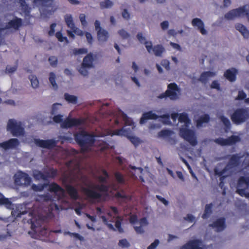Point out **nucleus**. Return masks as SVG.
<instances>
[{
    "label": "nucleus",
    "instance_id": "nucleus-41",
    "mask_svg": "<svg viewBox=\"0 0 249 249\" xmlns=\"http://www.w3.org/2000/svg\"><path fill=\"white\" fill-rule=\"evenodd\" d=\"M221 122L225 125V129L227 130L230 129L231 127V122L228 118L224 116V115H221L219 117Z\"/></svg>",
    "mask_w": 249,
    "mask_h": 249
},
{
    "label": "nucleus",
    "instance_id": "nucleus-55",
    "mask_svg": "<svg viewBox=\"0 0 249 249\" xmlns=\"http://www.w3.org/2000/svg\"><path fill=\"white\" fill-rule=\"evenodd\" d=\"M125 130L124 128L115 129L113 131V134L117 136H123L124 135Z\"/></svg>",
    "mask_w": 249,
    "mask_h": 249
},
{
    "label": "nucleus",
    "instance_id": "nucleus-57",
    "mask_svg": "<svg viewBox=\"0 0 249 249\" xmlns=\"http://www.w3.org/2000/svg\"><path fill=\"white\" fill-rule=\"evenodd\" d=\"M79 19L81 22L82 25L86 26L87 24V22L86 20V16L84 14H81L79 15Z\"/></svg>",
    "mask_w": 249,
    "mask_h": 249
},
{
    "label": "nucleus",
    "instance_id": "nucleus-54",
    "mask_svg": "<svg viewBox=\"0 0 249 249\" xmlns=\"http://www.w3.org/2000/svg\"><path fill=\"white\" fill-rule=\"evenodd\" d=\"M118 245H119V246H120L123 248H125V247L127 248V247H129L130 246L129 243L127 241V240L125 239H123L120 240L119 242Z\"/></svg>",
    "mask_w": 249,
    "mask_h": 249
},
{
    "label": "nucleus",
    "instance_id": "nucleus-50",
    "mask_svg": "<svg viewBox=\"0 0 249 249\" xmlns=\"http://www.w3.org/2000/svg\"><path fill=\"white\" fill-rule=\"evenodd\" d=\"M128 139L135 146H137L138 145L140 142L141 141L139 138L136 137L135 136H130L128 137Z\"/></svg>",
    "mask_w": 249,
    "mask_h": 249
},
{
    "label": "nucleus",
    "instance_id": "nucleus-30",
    "mask_svg": "<svg viewBox=\"0 0 249 249\" xmlns=\"http://www.w3.org/2000/svg\"><path fill=\"white\" fill-rule=\"evenodd\" d=\"M237 186L238 187L248 188L249 187V177H240L237 182Z\"/></svg>",
    "mask_w": 249,
    "mask_h": 249
},
{
    "label": "nucleus",
    "instance_id": "nucleus-36",
    "mask_svg": "<svg viewBox=\"0 0 249 249\" xmlns=\"http://www.w3.org/2000/svg\"><path fill=\"white\" fill-rule=\"evenodd\" d=\"M100 7L102 9L111 8L114 5V3L111 0H104L100 2Z\"/></svg>",
    "mask_w": 249,
    "mask_h": 249
},
{
    "label": "nucleus",
    "instance_id": "nucleus-60",
    "mask_svg": "<svg viewBox=\"0 0 249 249\" xmlns=\"http://www.w3.org/2000/svg\"><path fill=\"white\" fill-rule=\"evenodd\" d=\"M122 223L120 220H117L115 223V226L120 232H123L124 230L122 228Z\"/></svg>",
    "mask_w": 249,
    "mask_h": 249
},
{
    "label": "nucleus",
    "instance_id": "nucleus-59",
    "mask_svg": "<svg viewBox=\"0 0 249 249\" xmlns=\"http://www.w3.org/2000/svg\"><path fill=\"white\" fill-rule=\"evenodd\" d=\"M170 62L168 60L163 59L161 61V65L164 67L167 70H170Z\"/></svg>",
    "mask_w": 249,
    "mask_h": 249
},
{
    "label": "nucleus",
    "instance_id": "nucleus-4",
    "mask_svg": "<svg viewBox=\"0 0 249 249\" xmlns=\"http://www.w3.org/2000/svg\"><path fill=\"white\" fill-rule=\"evenodd\" d=\"M7 130L9 131L13 136L18 137L24 135V128L20 121H17L13 119L8 120L7 124Z\"/></svg>",
    "mask_w": 249,
    "mask_h": 249
},
{
    "label": "nucleus",
    "instance_id": "nucleus-32",
    "mask_svg": "<svg viewBox=\"0 0 249 249\" xmlns=\"http://www.w3.org/2000/svg\"><path fill=\"white\" fill-rule=\"evenodd\" d=\"M213 204H206L205 207L204 212L202 216L203 219L208 218L212 213Z\"/></svg>",
    "mask_w": 249,
    "mask_h": 249
},
{
    "label": "nucleus",
    "instance_id": "nucleus-2",
    "mask_svg": "<svg viewBox=\"0 0 249 249\" xmlns=\"http://www.w3.org/2000/svg\"><path fill=\"white\" fill-rule=\"evenodd\" d=\"M108 189L107 185L102 184L101 185L89 186V187H83L82 190L87 198L93 202L100 199L102 197L101 193H107Z\"/></svg>",
    "mask_w": 249,
    "mask_h": 249
},
{
    "label": "nucleus",
    "instance_id": "nucleus-43",
    "mask_svg": "<svg viewBox=\"0 0 249 249\" xmlns=\"http://www.w3.org/2000/svg\"><path fill=\"white\" fill-rule=\"evenodd\" d=\"M64 98L69 103L74 104L77 103V97L74 95L65 93L64 94Z\"/></svg>",
    "mask_w": 249,
    "mask_h": 249
},
{
    "label": "nucleus",
    "instance_id": "nucleus-31",
    "mask_svg": "<svg viewBox=\"0 0 249 249\" xmlns=\"http://www.w3.org/2000/svg\"><path fill=\"white\" fill-rule=\"evenodd\" d=\"M34 3L36 6L49 7L53 4V0H34Z\"/></svg>",
    "mask_w": 249,
    "mask_h": 249
},
{
    "label": "nucleus",
    "instance_id": "nucleus-56",
    "mask_svg": "<svg viewBox=\"0 0 249 249\" xmlns=\"http://www.w3.org/2000/svg\"><path fill=\"white\" fill-rule=\"evenodd\" d=\"M63 117L62 115L58 114L55 115L53 117V121L56 123H60L61 124L64 121H63Z\"/></svg>",
    "mask_w": 249,
    "mask_h": 249
},
{
    "label": "nucleus",
    "instance_id": "nucleus-51",
    "mask_svg": "<svg viewBox=\"0 0 249 249\" xmlns=\"http://www.w3.org/2000/svg\"><path fill=\"white\" fill-rule=\"evenodd\" d=\"M41 198L45 201H53V196L49 193L43 195L41 196Z\"/></svg>",
    "mask_w": 249,
    "mask_h": 249
},
{
    "label": "nucleus",
    "instance_id": "nucleus-6",
    "mask_svg": "<svg viewBox=\"0 0 249 249\" xmlns=\"http://www.w3.org/2000/svg\"><path fill=\"white\" fill-rule=\"evenodd\" d=\"M180 94V89L176 84L173 83L168 85V89L165 92L160 94L158 98L162 99L168 97L172 100H176L179 99Z\"/></svg>",
    "mask_w": 249,
    "mask_h": 249
},
{
    "label": "nucleus",
    "instance_id": "nucleus-20",
    "mask_svg": "<svg viewBox=\"0 0 249 249\" xmlns=\"http://www.w3.org/2000/svg\"><path fill=\"white\" fill-rule=\"evenodd\" d=\"M201 243L199 239L190 240L182 246L180 249H203L200 247Z\"/></svg>",
    "mask_w": 249,
    "mask_h": 249
},
{
    "label": "nucleus",
    "instance_id": "nucleus-3",
    "mask_svg": "<svg viewBox=\"0 0 249 249\" xmlns=\"http://www.w3.org/2000/svg\"><path fill=\"white\" fill-rule=\"evenodd\" d=\"M68 168L67 172L64 173L62 176L63 184L67 183L71 184L75 181V175L74 170L79 169V165L73 160H70L66 163Z\"/></svg>",
    "mask_w": 249,
    "mask_h": 249
},
{
    "label": "nucleus",
    "instance_id": "nucleus-29",
    "mask_svg": "<svg viewBox=\"0 0 249 249\" xmlns=\"http://www.w3.org/2000/svg\"><path fill=\"white\" fill-rule=\"evenodd\" d=\"M236 73V70L234 68H231L226 71L224 73V76L229 81L232 82L235 80Z\"/></svg>",
    "mask_w": 249,
    "mask_h": 249
},
{
    "label": "nucleus",
    "instance_id": "nucleus-8",
    "mask_svg": "<svg viewBox=\"0 0 249 249\" xmlns=\"http://www.w3.org/2000/svg\"><path fill=\"white\" fill-rule=\"evenodd\" d=\"M58 171L53 167L50 168L48 171L42 172L39 170H35L33 173L34 178L36 180L42 179L44 181L48 180L49 178H53L57 175Z\"/></svg>",
    "mask_w": 249,
    "mask_h": 249
},
{
    "label": "nucleus",
    "instance_id": "nucleus-25",
    "mask_svg": "<svg viewBox=\"0 0 249 249\" xmlns=\"http://www.w3.org/2000/svg\"><path fill=\"white\" fill-rule=\"evenodd\" d=\"M215 75V73L211 71H206L203 72L198 81H200L204 84H206L207 82L209 80L210 78L213 77Z\"/></svg>",
    "mask_w": 249,
    "mask_h": 249
},
{
    "label": "nucleus",
    "instance_id": "nucleus-37",
    "mask_svg": "<svg viewBox=\"0 0 249 249\" xmlns=\"http://www.w3.org/2000/svg\"><path fill=\"white\" fill-rule=\"evenodd\" d=\"M29 79L30 81L32 87L36 89L39 87V81L37 77L35 75H30L29 76Z\"/></svg>",
    "mask_w": 249,
    "mask_h": 249
},
{
    "label": "nucleus",
    "instance_id": "nucleus-27",
    "mask_svg": "<svg viewBox=\"0 0 249 249\" xmlns=\"http://www.w3.org/2000/svg\"><path fill=\"white\" fill-rule=\"evenodd\" d=\"M21 19L16 18L9 21L6 25L5 29H13L16 30L21 25Z\"/></svg>",
    "mask_w": 249,
    "mask_h": 249
},
{
    "label": "nucleus",
    "instance_id": "nucleus-22",
    "mask_svg": "<svg viewBox=\"0 0 249 249\" xmlns=\"http://www.w3.org/2000/svg\"><path fill=\"white\" fill-rule=\"evenodd\" d=\"M93 61L94 58L93 54L92 53H89L84 58L81 64L85 66L87 68L92 69L94 67Z\"/></svg>",
    "mask_w": 249,
    "mask_h": 249
},
{
    "label": "nucleus",
    "instance_id": "nucleus-45",
    "mask_svg": "<svg viewBox=\"0 0 249 249\" xmlns=\"http://www.w3.org/2000/svg\"><path fill=\"white\" fill-rule=\"evenodd\" d=\"M114 176L118 183L121 184L125 183V179L124 176L121 173L119 172H117L115 173Z\"/></svg>",
    "mask_w": 249,
    "mask_h": 249
},
{
    "label": "nucleus",
    "instance_id": "nucleus-39",
    "mask_svg": "<svg viewBox=\"0 0 249 249\" xmlns=\"http://www.w3.org/2000/svg\"><path fill=\"white\" fill-rule=\"evenodd\" d=\"M90 69L89 68L86 67L83 64H81L80 66L77 68V70L80 73L81 75L84 77H87L89 74V70Z\"/></svg>",
    "mask_w": 249,
    "mask_h": 249
},
{
    "label": "nucleus",
    "instance_id": "nucleus-46",
    "mask_svg": "<svg viewBox=\"0 0 249 249\" xmlns=\"http://www.w3.org/2000/svg\"><path fill=\"white\" fill-rule=\"evenodd\" d=\"M2 197L0 198V205H4L7 208H9L11 205L12 202L8 198L5 197L2 194H1Z\"/></svg>",
    "mask_w": 249,
    "mask_h": 249
},
{
    "label": "nucleus",
    "instance_id": "nucleus-11",
    "mask_svg": "<svg viewBox=\"0 0 249 249\" xmlns=\"http://www.w3.org/2000/svg\"><path fill=\"white\" fill-rule=\"evenodd\" d=\"M86 122L84 118H75L68 117L61 124L62 128H70L84 124Z\"/></svg>",
    "mask_w": 249,
    "mask_h": 249
},
{
    "label": "nucleus",
    "instance_id": "nucleus-15",
    "mask_svg": "<svg viewBox=\"0 0 249 249\" xmlns=\"http://www.w3.org/2000/svg\"><path fill=\"white\" fill-rule=\"evenodd\" d=\"M35 144L41 148L52 149L55 147L57 144V141L54 139L40 140L35 139Z\"/></svg>",
    "mask_w": 249,
    "mask_h": 249
},
{
    "label": "nucleus",
    "instance_id": "nucleus-24",
    "mask_svg": "<svg viewBox=\"0 0 249 249\" xmlns=\"http://www.w3.org/2000/svg\"><path fill=\"white\" fill-rule=\"evenodd\" d=\"M97 37L100 42H105L109 37V33L105 29H100L97 31Z\"/></svg>",
    "mask_w": 249,
    "mask_h": 249
},
{
    "label": "nucleus",
    "instance_id": "nucleus-12",
    "mask_svg": "<svg viewBox=\"0 0 249 249\" xmlns=\"http://www.w3.org/2000/svg\"><path fill=\"white\" fill-rule=\"evenodd\" d=\"M145 48L149 53L153 54L157 57H162V54L165 52L162 45L158 44L153 46L151 42H145Z\"/></svg>",
    "mask_w": 249,
    "mask_h": 249
},
{
    "label": "nucleus",
    "instance_id": "nucleus-26",
    "mask_svg": "<svg viewBox=\"0 0 249 249\" xmlns=\"http://www.w3.org/2000/svg\"><path fill=\"white\" fill-rule=\"evenodd\" d=\"M46 184L49 187L48 191L50 192L56 193L59 192H63L64 191V189L55 182L46 183Z\"/></svg>",
    "mask_w": 249,
    "mask_h": 249
},
{
    "label": "nucleus",
    "instance_id": "nucleus-23",
    "mask_svg": "<svg viewBox=\"0 0 249 249\" xmlns=\"http://www.w3.org/2000/svg\"><path fill=\"white\" fill-rule=\"evenodd\" d=\"M214 173L215 176H218L220 177V181L224 182V180L227 177L232 176L233 174H230V172L228 170L224 171V168L219 170L217 168L214 169Z\"/></svg>",
    "mask_w": 249,
    "mask_h": 249
},
{
    "label": "nucleus",
    "instance_id": "nucleus-61",
    "mask_svg": "<svg viewBox=\"0 0 249 249\" xmlns=\"http://www.w3.org/2000/svg\"><path fill=\"white\" fill-rule=\"evenodd\" d=\"M159 243V240L158 239H156L154 242L151 243V245L147 247V249H155Z\"/></svg>",
    "mask_w": 249,
    "mask_h": 249
},
{
    "label": "nucleus",
    "instance_id": "nucleus-18",
    "mask_svg": "<svg viewBox=\"0 0 249 249\" xmlns=\"http://www.w3.org/2000/svg\"><path fill=\"white\" fill-rule=\"evenodd\" d=\"M31 181V178L29 175L23 172L19 173L15 178V182L16 183L23 184L25 186L30 185Z\"/></svg>",
    "mask_w": 249,
    "mask_h": 249
},
{
    "label": "nucleus",
    "instance_id": "nucleus-5",
    "mask_svg": "<svg viewBox=\"0 0 249 249\" xmlns=\"http://www.w3.org/2000/svg\"><path fill=\"white\" fill-rule=\"evenodd\" d=\"M244 157V155H241L240 154H234L231 155H227L226 158H229V161L224 168V171L228 170L230 174H233L235 168L238 167L240 164V160Z\"/></svg>",
    "mask_w": 249,
    "mask_h": 249
},
{
    "label": "nucleus",
    "instance_id": "nucleus-9",
    "mask_svg": "<svg viewBox=\"0 0 249 249\" xmlns=\"http://www.w3.org/2000/svg\"><path fill=\"white\" fill-rule=\"evenodd\" d=\"M234 110L231 116V120L234 124H239L246 122L249 118V110Z\"/></svg>",
    "mask_w": 249,
    "mask_h": 249
},
{
    "label": "nucleus",
    "instance_id": "nucleus-58",
    "mask_svg": "<svg viewBox=\"0 0 249 249\" xmlns=\"http://www.w3.org/2000/svg\"><path fill=\"white\" fill-rule=\"evenodd\" d=\"M87 52H88L87 49H85V48L76 49V50H74L73 51V53L75 54L86 53Z\"/></svg>",
    "mask_w": 249,
    "mask_h": 249
},
{
    "label": "nucleus",
    "instance_id": "nucleus-33",
    "mask_svg": "<svg viewBox=\"0 0 249 249\" xmlns=\"http://www.w3.org/2000/svg\"><path fill=\"white\" fill-rule=\"evenodd\" d=\"M235 28L245 37L247 38L249 37V32L244 25L241 24H237L235 25Z\"/></svg>",
    "mask_w": 249,
    "mask_h": 249
},
{
    "label": "nucleus",
    "instance_id": "nucleus-34",
    "mask_svg": "<svg viewBox=\"0 0 249 249\" xmlns=\"http://www.w3.org/2000/svg\"><path fill=\"white\" fill-rule=\"evenodd\" d=\"M65 22L67 25L70 29H74L75 25L73 21V18L71 15H66L64 17Z\"/></svg>",
    "mask_w": 249,
    "mask_h": 249
},
{
    "label": "nucleus",
    "instance_id": "nucleus-42",
    "mask_svg": "<svg viewBox=\"0 0 249 249\" xmlns=\"http://www.w3.org/2000/svg\"><path fill=\"white\" fill-rule=\"evenodd\" d=\"M173 131L169 129H162L158 134L159 138H166L171 136Z\"/></svg>",
    "mask_w": 249,
    "mask_h": 249
},
{
    "label": "nucleus",
    "instance_id": "nucleus-49",
    "mask_svg": "<svg viewBox=\"0 0 249 249\" xmlns=\"http://www.w3.org/2000/svg\"><path fill=\"white\" fill-rule=\"evenodd\" d=\"M48 61L52 67H56L58 63V59L56 56H51L49 58Z\"/></svg>",
    "mask_w": 249,
    "mask_h": 249
},
{
    "label": "nucleus",
    "instance_id": "nucleus-52",
    "mask_svg": "<svg viewBox=\"0 0 249 249\" xmlns=\"http://www.w3.org/2000/svg\"><path fill=\"white\" fill-rule=\"evenodd\" d=\"M17 68L16 66H7L6 68L5 73L7 74H11L16 71Z\"/></svg>",
    "mask_w": 249,
    "mask_h": 249
},
{
    "label": "nucleus",
    "instance_id": "nucleus-21",
    "mask_svg": "<svg viewBox=\"0 0 249 249\" xmlns=\"http://www.w3.org/2000/svg\"><path fill=\"white\" fill-rule=\"evenodd\" d=\"M65 187L67 193L71 199L75 200L78 199V192L75 187L71 184H66Z\"/></svg>",
    "mask_w": 249,
    "mask_h": 249
},
{
    "label": "nucleus",
    "instance_id": "nucleus-28",
    "mask_svg": "<svg viewBox=\"0 0 249 249\" xmlns=\"http://www.w3.org/2000/svg\"><path fill=\"white\" fill-rule=\"evenodd\" d=\"M210 120V117L208 114L203 115L196 120V126L199 128L203 126V125L205 123H208Z\"/></svg>",
    "mask_w": 249,
    "mask_h": 249
},
{
    "label": "nucleus",
    "instance_id": "nucleus-1",
    "mask_svg": "<svg viewBox=\"0 0 249 249\" xmlns=\"http://www.w3.org/2000/svg\"><path fill=\"white\" fill-rule=\"evenodd\" d=\"M73 137L76 142L80 147L82 152H87L95 142L94 135L85 130L76 132L74 134Z\"/></svg>",
    "mask_w": 249,
    "mask_h": 249
},
{
    "label": "nucleus",
    "instance_id": "nucleus-62",
    "mask_svg": "<svg viewBox=\"0 0 249 249\" xmlns=\"http://www.w3.org/2000/svg\"><path fill=\"white\" fill-rule=\"evenodd\" d=\"M246 94L243 91H239L238 95L236 98V99L242 100L246 98Z\"/></svg>",
    "mask_w": 249,
    "mask_h": 249
},
{
    "label": "nucleus",
    "instance_id": "nucleus-10",
    "mask_svg": "<svg viewBox=\"0 0 249 249\" xmlns=\"http://www.w3.org/2000/svg\"><path fill=\"white\" fill-rule=\"evenodd\" d=\"M179 133L181 137L187 141L192 146H196L197 141L193 130L186 128L180 129Z\"/></svg>",
    "mask_w": 249,
    "mask_h": 249
},
{
    "label": "nucleus",
    "instance_id": "nucleus-44",
    "mask_svg": "<svg viewBox=\"0 0 249 249\" xmlns=\"http://www.w3.org/2000/svg\"><path fill=\"white\" fill-rule=\"evenodd\" d=\"M247 188H246L245 187H238L237 186L236 192L241 196H245L247 198H249V192H246V189Z\"/></svg>",
    "mask_w": 249,
    "mask_h": 249
},
{
    "label": "nucleus",
    "instance_id": "nucleus-35",
    "mask_svg": "<svg viewBox=\"0 0 249 249\" xmlns=\"http://www.w3.org/2000/svg\"><path fill=\"white\" fill-rule=\"evenodd\" d=\"M56 75L53 72H51L49 73V80L51 83L52 88L53 89L56 90L58 89V85L55 82Z\"/></svg>",
    "mask_w": 249,
    "mask_h": 249
},
{
    "label": "nucleus",
    "instance_id": "nucleus-17",
    "mask_svg": "<svg viewBox=\"0 0 249 249\" xmlns=\"http://www.w3.org/2000/svg\"><path fill=\"white\" fill-rule=\"evenodd\" d=\"M19 141L16 138H11L0 143V147L4 150L14 149L19 145Z\"/></svg>",
    "mask_w": 249,
    "mask_h": 249
},
{
    "label": "nucleus",
    "instance_id": "nucleus-13",
    "mask_svg": "<svg viewBox=\"0 0 249 249\" xmlns=\"http://www.w3.org/2000/svg\"><path fill=\"white\" fill-rule=\"evenodd\" d=\"M241 141V138L239 136L231 135L227 139L223 138H218L214 140V142L221 146L232 145L236 144Z\"/></svg>",
    "mask_w": 249,
    "mask_h": 249
},
{
    "label": "nucleus",
    "instance_id": "nucleus-64",
    "mask_svg": "<svg viewBox=\"0 0 249 249\" xmlns=\"http://www.w3.org/2000/svg\"><path fill=\"white\" fill-rule=\"evenodd\" d=\"M134 228L136 231V232L138 234H142L144 233V231L142 228V226H134Z\"/></svg>",
    "mask_w": 249,
    "mask_h": 249
},
{
    "label": "nucleus",
    "instance_id": "nucleus-38",
    "mask_svg": "<svg viewBox=\"0 0 249 249\" xmlns=\"http://www.w3.org/2000/svg\"><path fill=\"white\" fill-rule=\"evenodd\" d=\"M117 33L122 39H128L131 36L130 34L124 29H121L119 30Z\"/></svg>",
    "mask_w": 249,
    "mask_h": 249
},
{
    "label": "nucleus",
    "instance_id": "nucleus-16",
    "mask_svg": "<svg viewBox=\"0 0 249 249\" xmlns=\"http://www.w3.org/2000/svg\"><path fill=\"white\" fill-rule=\"evenodd\" d=\"M209 226L214 229L217 232L222 231L226 227V219L224 217L219 218L213 222V223L210 224Z\"/></svg>",
    "mask_w": 249,
    "mask_h": 249
},
{
    "label": "nucleus",
    "instance_id": "nucleus-48",
    "mask_svg": "<svg viewBox=\"0 0 249 249\" xmlns=\"http://www.w3.org/2000/svg\"><path fill=\"white\" fill-rule=\"evenodd\" d=\"M178 121L180 123H184L185 124L189 123L190 120L188 115L186 113H181L179 115Z\"/></svg>",
    "mask_w": 249,
    "mask_h": 249
},
{
    "label": "nucleus",
    "instance_id": "nucleus-40",
    "mask_svg": "<svg viewBox=\"0 0 249 249\" xmlns=\"http://www.w3.org/2000/svg\"><path fill=\"white\" fill-rule=\"evenodd\" d=\"M20 6L21 10L24 12L25 15H28L30 13L31 8L26 4L24 0H19Z\"/></svg>",
    "mask_w": 249,
    "mask_h": 249
},
{
    "label": "nucleus",
    "instance_id": "nucleus-14",
    "mask_svg": "<svg viewBox=\"0 0 249 249\" xmlns=\"http://www.w3.org/2000/svg\"><path fill=\"white\" fill-rule=\"evenodd\" d=\"M248 6H242L230 10L224 15V18L228 20H233L235 18L243 17V14L246 11L245 8Z\"/></svg>",
    "mask_w": 249,
    "mask_h": 249
},
{
    "label": "nucleus",
    "instance_id": "nucleus-47",
    "mask_svg": "<svg viewBox=\"0 0 249 249\" xmlns=\"http://www.w3.org/2000/svg\"><path fill=\"white\" fill-rule=\"evenodd\" d=\"M46 187H47V184L46 183L39 185L33 184L32 186V188L35 191L41 192Z\"/></svg>",
    "mask_w": 249,
    "mask_h": 249
},
{
    "label": "nucleus",
    "instance_id": "nucleus-7",
    "mask_svg": "<svg viewBox=\"0 0 249 249\" xmlns=\"http://www.w3.org/2000/svg\"><path fill=\"white\" fill-rule=\"evenodd\" d=\"M160 119V121H161L164 124H168L170 123V115L168 114H164L161 116H158L156 114L153 113L152 110L143 113L140 119V123L143 124L145 123L148 120H156Z\"/></svg>",
    "mask_w": 249,
    "mask_h": 249
},
{
    "label": "nucleus",
    "instance_id": "nucleus-63",
    "mask_svg": "<svg viewBox=\"0 0 249 249\" xmlns=\"http://www.w3.org/2000/svg\"><path fill=\"white\" fill-rule=\"evenodd\" d=\"M55 36L59 41L61 42L64 40L67 41V38L66 37H63L60 32H57L55 34Z\"/></svg>",
    "mask_w": 249,
    "mask_h": 249
},
{
    "label": "nucleus",
    "instance_id": "nucleus-53",
    "mask_svg": "<svg viewBox=\"0 0 249 249\" xmlns=\"http://www.w3.org/2000/svg\"><path fill=\"white\" fill-rule=\"evenodd\" d=\"M137 38L138 40L141 43H144L145 45V42H150V41H146V38L144 36H143V35L142 33H138L137 35Z\"/></svg>",
    "mask_w": 249,
    "mask_h": 249
},
{
    "label": "nucleus",
    "instance_id": "nucleus-19",
    "mask_svg": "<svg viewBox=\"0 0 249 249\" xmlns=\"http://www.w3.org/2000/svg\"><path fill=\"white\" fill-rule=\"evenodd\" d=\"M191 23L194 27H196L202 35H206L208 34L207 31L205 29L204 23L201 19L195 18L192 19Z\"/></svg>",
    "mask_w": 249,
    "mask_h": 249
}]
</instances>
